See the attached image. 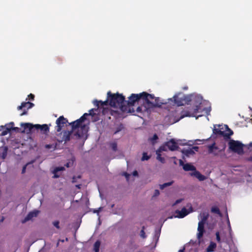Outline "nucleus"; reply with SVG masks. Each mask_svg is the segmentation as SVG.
Segmentation results:
<instances>
[{
  "instance_id": "nucleus-1",
  "label": "nucleus",
  "mask_w": 252,
  "mask_h": 252,
  "mask_svg": "<svg viewBox=\"0 0 252 252\" xmlns=\"http://www.w3.org/2000/svg\"><path fill=\"white\" fill-rule=\"evenodd\" d=\"M94 110H95L91 109L89 110V113H84L79 119L68 123L69 125L71 126L72 129L71 130H72V132L77 129V131L74 135L78 138L83 137L88 132V127L86 125H82V123L86 120L87 117L88 116H91L94 118V115L95 114L94 113Z\"/></svg>"
},
{
  "instance_id": "nucleus-2",
  "label": "nucleus",
  "mask_w": 252,
  "mask_h": 252,
  "mask_svg": "<svg viewBox=\"0 0 252 252\" xmlns=\"http://www.w3.org/2000/svg\"><path fill=\"white\" fill-rule=\"evenodd\" d=\"M201 103L200 102L198 105H195L194 108L190 109L188 110L183 111L182 112V115L178 119L174 118L173 120L170 121L169 124H173L178 122L181 119H183L185 117H196V119H198L199 117L202 116L204 114H201L197 115L198 113H204L206 115H209L211 111L210 107H205L201 108Z\"/></svg>"
},
{
  "instance_id": "nucleus-3",
  "label": "nucleus",
  "mask_w": 252,
  "mask_h": 252,
  "mask_svg": "<svg viewBox=\"0 0 252 252\" xmlns=\"http://www.w3.org/2000/svg\"><path fill=\"white\" fill-rule=\"evenodd\" d=\"M109 105L113 107L119 108L122 112L127 111V106L126 105V100L122 94L119 93L112 94L111 92L107 93Z\"/></svg>"
},
{
  "instance_id": "nucleus-4",
  "label": "nucleus",
  "mask_w": 252,
  "mask_h": 252,
  "mask_svg": "<svg viewBox=\"0 0 252 252\" xmlns=\"http://www.w3.org/2000/svg\"><path fill=\"white\" fill-rule=\"evenodd\" d=\"M148 96H151L150 94L146 92H143L139 94H132L129 97L128 100H126V105L127 106V111L129 113H134L135 110L133 108L131 109L130 106H134L136 102H138L140 100H142L146 102V98Z\"/></svg>"
},
{
  "instance_id": "nucleus-5",
  "label": "nucleus",
  "mask_w": 252,
  "mask_h": 252,
  "mask_svg": "<svg viewBox=\"0 0 252 252\" xmlns=\"http://www.w3.org/2000/svg\"><path fill=\"white\" fill-rule=\"evenodd\" d=\"M150 95L151 96H148L146 98V106L144 107L145 110L156 107L160 108L162 104L166 103V102H161L159 98L155 97L153 94H150Z\"/></svg>"
},
{
  "instance_id": "nucleus-6",
  "label": "nucleus",
  "mask_w": 252,
  "mask_h": 252,
  "mask_svg": "<svg viewBox=\"0 0 252 252\" xmlns=\"http://www.w3.org/2000/svg\"><path fill=\"white\" fill-rule=\"evenodd\" d=\"M108 102L109 103V100H108V97L107 100L104 101H102L101 100L98 101L97 100L94 101L93 103L94 105L97 107L96 108H93L95 110L94 111V113H95V114L94 115V121L96 122L99 120V114L100 112V110L101 109L102 111L103 109L106 108L104 106H107Z\"/></svg>"
},
{
  "instance_id": "nucleus-7",
  "label": "nucleus",
  "mask_w": 252,
  "mask_h": 252,
  "mask_svg": "<svg viewBox=\"0 0 252 252\" xmlns=\"http://www.w3.org/2000/svg\"><path fill=\"white\" fill-rule=\"evenodd\" d=\"M244 144L239 141L230 140L228 142L229 149L234 153L242 154L244 152Z\"/></svg>"
},
{
  "instance_id": "nucleus-8",
  "label": "nucleus",
  "mask_w": 252,
  "mask_h": 252,
  "mask_svg": "<svg viewBox=\"0 0 252 252\" xmlns=\"http://www.w3.org/2000/svg\"><path fill=\"white\" fill-rule=\"evenodd\" d=\"M167 148L171 151H174L177 150L179 148L177 143L175 141L174 139H171L169 141L165 143V144L161 146L158 149L159 152L166 151Z\"/></svg>"
},
{
  "instance_id": "nucleus-9",
  "label": "nucleus",
  "mask_w": 252,
  "mask_h": 252,
  "mask_svg": "<svg viewBox=\"0 0 252 252\" xmlns=\"http://www.w3.org/2000/svg\"><path fill=\"white\" fill-rule=\"evenodd\" d=\"M67 123L68 124L69 123L66 118H65L63 116H60L56 121L57 126L55 128L57 131L60 132L64 125Z\"/></svg>"
},
{
  "instance_id": "nucleus-10",
  "label": "nucleus",
  "mask_w": 252,
  "mask_h": 252,
  "mask_svg": "<svg viewBox=\"0 0 252 252\" xmlns=\"http://www.w3.org/2000/svg\"><path fill=\"white\" fill-rule=\"evenodd\" d=\"M225 126L227 132H225V131H222L220 129L214 128L213 133L215 134L220 135L227 138H229L230 136L233 134V132L228 127L227 125H225Z\"/></svg>"
},
{
  "instance_id": "nucleus-11",
  "label": "nucleus",
  "mask_w": 252,
  "mask_h": 252,
  "mask_svg": "<svg viewBox=\"0 0 252 252\" xmlns=\"http://www.w3.org/2000/svg\"><path fill=\"white\" fill-rule=\"evenodd\" d=\"M33 106L34 104L29 101L22 102L21 105L17 107L18 110H23V112L20 114V116L26 115L28 113V110Z\"/></svg>"
},
{
  "instance_id": "nucleus-12",
  "label": "nucleus",
  "mask_w": 252,
  "mask_h": 252,
  "mask_svg": "<svg viewBox=\"0 0 252 252\" xmlns=\"http://www.w3.org/2000/svg\"><path fill=\"white\" fill-rule=\"evenodd\" d=\"M208 152L209 154H213L214 156H218L220 150L216 145L215 143L208 146Z\"/></svg>"
},
{
  "instance_id": "nucleus-13",
  "label": "nucleus",
  "mask_w": 252,
  "mask_h": 252,
  "mask_svg": "<svg viewBox=\"0 0 252 252\" xmlns=\"http://www.w3.org/2000/svg\"><path fill=\"white\" fill-rule=\"evenodd\" d=\"M179 163L180 165L183 166V169L186 171H192L194 172L196 169L194 166L190 163L184 164L183 161L181 159L179 160Z\"/></svg>"
},
{
  "instance_id": "nucleus-14",
  "label": "nucleus",
  "mask_w": 252,
  "mask_h": 252,
  "mask_svg": "<svg viewBox=\"0 0 252 252\" xmlns=\"http://www.w3.org/2000/svg\"><path fill=\"white\" fill-rule=\"evenodd\" d=\"M21 126L23 127L24 129L21 131V132L23 133L26 131L27 133L32 132V129L35 128L34 125H32L31 123H21Z\"/></svg>"
},
{
  "instance_id": "nucleus-15",
  "label": "nucleus",
  "mask_w": 252,
  "mask_h": 252,
  "mask_svg": "<svg viewBox=\"0 0 252 252\" xmlns=\"http://www.w3.org/2000/svg\"><path fill=\"white\" fill-rule=\"evenodd\" d=\"M204 223L198 222L197 228L198 233L197 234V239L199 240L200 239L203 237V234L205 232L204 229Z\"/></svg>"
},
{
  "instance_id": "nucleus-16",
  "label": "nucleus",
  "mask_w": 252,
  "mask_h": 252,
  "mask_svg": "<svg viewBox=\"0 0 252 252\" xmlns=\"http://www.w3.org/2000/svg\"><path fill=\"white\" fill-rule=\"evenodd\" d=\"M14 123L13 122H10L8 124H6L4 126V129L1 132L0 134L2 136L6 135L9 132L12 130L13 126H14Z\"/></svg>"
},
{
  "instance_id": "nucleus-17",
  "label": "nucleus",
  "mask_w": 252,
  "mask_h": 252,
  "mask_svg": "<svg viewBox=\"0 0 252 252\" xmlns=\"http://www.w3.org/2000/svg\"><path fill=\"white\" fill-rule=\"evenodd\" d=\"M73 132L72 130L70 131H67L64 130L62 133H61V134L63 135L62 139L61 140V142H66L67 141H68L70 140V136L72 134Z\"/></svg>"
},
{
  "instance_id": "nucleus-18",
  "label": "nucleus",
  "mask_w": 252,
  "mask_h": 252,
  "mask_svg": "<svg viewBox=\"0 0 252 252\" xmlns=\"http://www.w3.org/2000/svg\"><path fill=\"white\" fill-rule=\"evenodd\" d=\"M189 213V212L188 211V210L185 207L182 208L181 211L176 210L175 211V214H177L176 217L178 218H183L187 216Z\"/></svg>"
},
{
  "instance_id": "nucleus-19",
  "label": "nucleus",
  "mask_w": 252,
  "mask_h": 252,
  "mask_svg": "<svg viewBox=\"0 0 252 252\" xmlns=\"http://www.w3.org/2000/svg\"><path fill=\"white\" fill-rule=\"evenodd\" d=\"M191 176H194L198 179L199 181H202L205 180L206 178L204 175H202L199 171L196 169L194 172L189 173Z\"/></svg>"
},
{
  "instance_id": "nucleus-20",
  "label": "nucleus",
  "mask_w": 252,
  "mask_h": 252,
  "mask_svg": "<svg viewBox=\"0 0 252 252\" xmlns=\"http://www.w3.org/2000/svg\"><path fill=\"white\" fill-rule=\"evenodd\" d=\"M102 113L104 115H105L107 114H109L110 115L115 117H117L119 114V112L118 111L113 110L111 109H109L108 108L103 109V110H102Z\"/></svg>"
},
{
  "instance_id": "nucleus-21",
  "label": "nucleus",
  "mask_w": 252,
  "mask_h": 252,
  "mask_svg": "<svg viewBox=\"0 0 252 252\" xmlns=\"http://www.w3.org/2000/svg\"><path fill=\"white\" fill-rule=\"evenodd\" d=\"M173 98L174 99V103L178 106L183 105L185 101V98L180 97L177 95H174Z\"/></svg>"
},
{
  "instance_id": "nucleus-22",
  "label": "nucleus",
  "mask_w": 252,
  "mask_h": 252,
  "mask_svg": "<svg viewBox=\"0 0 252 252\" xmlns=\"http://www.w3.org/2000/svg\"><path fill=\"white\" fill-rule=\"evenodd\" d=\"M38 213V211H35L33 212H30L25 217V219L22 221V223H25L27 221L32 219V218L36 217Z\"/></svg>"
},
{
  "instance_id": "nucleus-23",
  "label": "nucleus",
  "mask_w": 252,
  "mask_h": 252,
  "mask_svg": "<svg viewBox=\"0 0 252 252\" xmlns=\"http://www.w3.org/2000/svg\"><path fill=\"white\" fill-rule=\"evenodd\" d=\"M34 127L36 129H40L42 131H43L45 133H47L49 131V128L47 125L44 124L42 125H40L39 124L34 125Z\"/></svg>"
},
{
  "instance_id": "nucleus-24",
  "label": "nucleus",
  "mask_w": 252,
  "mask_h": 252,
  "mask_svg": "<svg viewBox=\"0 0 252 252\" xmlns=\"http://www.w3.org/2000/svg\"><path fill=\"white\" fill-rule=\"evenodd\" d=\"M199 216L201 218V220L199 221V222L205 224L209 218V214L206 212H203L202 213H200Z\"/></svg>"
},
{
  "instance_id": "nucleus-25",
  "label": "nucleus",
  "mask_w": 252,
  "mask_h": 252,
  "mask_svg": "<svg viewBox=\"0 0 252 252\" xmlns=\"http://www.w3.org/2000/svg\"><path fill=\"white\" fill-rule=\"evenodd\" d=\"M145 106H146V104L145 101H143V105L137 107V108L136 109V112L138 114L140 113L143 114L144 112L148 113L149 112H150L151 109H148L147 110H144Z\"/></svg>"
},
{
  "instance_id": "nucleus-26",
  "label": "nucleus",
  "mask_w": 252,
  "mask_h": 252,
  "mask_svg": "<svg viewBox=\"0 0 252 252\" xmlns=\"http://www.w3.org/2000/svg\"><path fill=\"white\" fill-rule=\"evenodd\" d=\"M182 152L183 154L188 157L194 154V152L191 148L184 149L182 150Z\"/></svg>"
},
{
  "instance_id": "nucleus-27",
  "label": "nucleus",
  "mask_w": 252,
  "mask_h": 252,
  "mask_svg": "<svg viewBox=\"0 0 252 252\" xmlns=\"http://www.w3.org/2000/svg\"><path fill=\"white\" fill-rule=\"evenodd\" d=\"M216 247H217L216 244L212 242L210 243V245L207 248L206 252H214Z\"/></svg>"
},
{
  "instance_id": "nucleus-28",
  "label": "nucleus",
  "mask_w": 252,
  "mask_h": 252,
  "mask_svg": "<svg viewBox=\"0 0 252 252\" xmlns=\"http://www.w3.org/2000/svg\"><path fill=\"white\" fill-rule=\"evenodd\" d=\"M7 151H8V148L7 147H4L2 149V152L1 153H0V157L2 159H4L6 158L7 155Z\"/></svg>"
},
{
  "instance_id": "nucleus-29",
  "label": "nucleus",
  "mask_w": 252,
  "mask_h": 252,
  "mask_svg": "<svg viewBox=\"0 0 252 252\" xmlns=\"http://www.w3.org/2000/svg\"><path fill=\"white\" fill-rule=\"evenodd\" d=\"M211 212L218 214L219 216L221 217L222 214L221 213L219 208L217 206H214L211 208Z\"/></svg>"
},
{
  "instance_id": "nucleus-30",
  "label": "nucleus",
  "mask_w": 252,
  "mask_h": 252,
  "mask_svg": "<svg viewBox=\"0 0 252 252\" xmlns=\"http://www.w3.org/2000/svg\"><path fill=\"white\" fill-rule=\"evenodd\" d=\"M100 242L99 240L96 241L94 245V252H99Z\"/></svg>"
},
{
  "instance_id": "nucleus-31",
  "label": "nucleus",
  "mask_w": 252,
  "mask_h": 252,
  "mask_svg": "<svg viewBox=\"0 0 252 252\" xmlns=\"http://www.w3.org/2000/svg\"><path fill=\"white\" fill-rule=\"evenodd\" d=\"M173 184V181H171L168 183H164L162 185H159V188L160 189H163L164 188L171 186Z\"/></svg>"
},
{
  "instance_id": "nucleus-32",
  "label": "nucleus",
  "mask_w": 252,
  "mask_h": 252,
  "mask_svg": "<svg viewBox=\"0 0 252 252\" xmlns=\"http://www.w3.org/2000/svg\"><path fill=\"white\" fill-rule=\"evenodd\" d=\"M110 146L113 151L116 152L117 150V144L116 142L111 143Z\"/></svg>"
},
{
  "instance_id": "nucleus-33",
  "label": "nucleus",
  "mask_w": 252,
  "mask_h": 252,
  "mask_svg": "<svg viewBox=\"0 0 252 252\" xmlns=\"http://www.w3.org/2000/svg\"><path fill=\"white\" fill-rule=\"evenodd\" d=\"M150 158V157L147 155L146 153H143L141 160L142 161L148 160Z\"/></svg>"
},
{
  "instance_id": "nucleus-34",
  "label": "nucleus",
  "mask_w": 252,
  "mask_h": 252,
  "mask_svg": "<svg viewBox=\"0 0 252 252\" xmlns=\"http://www.w3.org/2000/svg\"><path fill=\"white\" fill-rule=\"evenodd\" d=\"M216 239H217V241L218 243H221V240H220V233L219 232H217L216 233Z\"/></svg>"
},
{
  "instance_id": "nucleus-35",
  "label": "nucleus",
  "mask_w": 252,
  "mask_h": 252,
  "mask_svg": "<svg viewBox=\"0 0 252 252\" xmlns=\"http://www.w3.org/2000/svg\"><path fill=\"white\" fill-rule=\"evenodd\" d=\"M60 222L58 220L55 221L53 222V224L55 227H56L57 229L60 228L59 225Z\"/></svg>"
},
{
  "instance_id": "nucleus-36",
  "label": "nucleus",
  "mask_w": 252,
  "mask_h": 252,
  "mask_svg": "<svg viewBox=\"0 0 252 252\" xmlns=\"http://www.w3.org/2000/svg\"><path fill=\"white\" fill-rule=\"evenodd\" d=\"M144 227L143 226L142 229L140 231V236L143 238H145L146 237V235H145V233L144 232Z\"/></svg>"
},
{
  "instance_id": "nucleus-37",
  "label": "nucleus",
  "mask_w": 252,
  "mask_h": 252,
  "mask_svg": "<svg viewBox=\"0 0 252 252\" xmlns=\"http://www.w3.org/2000/svg\"><path fill=\"white\" fill-rule=\"evenodd\" d=\"M157 159L160 161L162 163H163L165 160L164 158L161 157L160 154H158L157 156Z\"/></svg>"
},
{
  "instance_id": "nucleus-38",
  "label": "nucleus",
  "mask_w": 252,
  "mask_h": 252,
  "mask_svg": "<svg viewBox=\"0 0 252 252\" xmlns=\"http://www.w3.org/2000/svg\"><path fill=\"white\" fill-rule=\"evenodd\" d=\"M64 168L63 167H56L55 169H54V172H58V171H62L63 170H64Z\"/></svg>"
},
{
  "instance_id": "nucleus-39",
  "label": "nucleus",
  "mask_w": 252,
  "mask_h": 252,
  "mask_svg": "<svg viewBox=\"0 0 252 252\" xmlns=\"http://www.w3.org/2000/svg\"><path fill=\"white\" fill-rule=\"evenodd\" d=\"M159 191L158 189H155L153 197H157L159 195Z\"/></svg>"
},
{
  "instance_id": "nucleus-40",
  "label": "nucleus",
  "mask_w": 252,
  "mask_h": 252,
  "mask_svg": "<svg viewBox=\"0 0 252 252\" xmlns=\"http://www.w3.org/2000/svg\"><path fill=\"white\" fill-rule=\"evenodd\" d=\"M158 139V136L156 134H155L153 137L151 138V141L153 142H154L156 140H157Z\"/></svg>"
},
{
  "instance_id": "nucleus-41",
  "label": "nucleus",
  "mask_w": 252,
  "mask_h": 252,
  "mask_svg": "<svg viewBox=\"0 0 252 252\" xmlns=\"http://www.w3.org/2000/svg\"><path fill=\"white\" fill-rule=\"evenodd\" d=\"M12 130H14L17 132H20V129L18 127H14L13 126V128H12Z\"/></svg>"
},
{
  "instance_id": "nucleus-42",
  "label": "nucleus",
  "mask_w": 252,
  "mask_h": 252,
  "mask_svg": "<svg viewBox=\"0 0 252 252\" xmlns=\"http://www.w3.org/2000/svg\"><path fill=\"white\" fill-rule=\"evenodd\" d=\"M27 165H28V164H26L25 165H24L23 167V168L22 170V174H24L25 173Z\"/></svg>"
},
{
  "instance_id": "nucleus-43",
  "label": "nucleus",
  "mask_w": 252,
  "mask_h": 252,
  "mask_svg": "<svg viewBox=\"0 0 252 252\" xmlns=\"http://www.w3.org/2000/svg\"><path fill=\"white\" fill-rule=\"evenodd\" d=\"M102 210V207H99L97 210L94 209L93 211L94 213H99V212Z\"/></svg>"
},
{
  "instance_id": "nucleus-44",
  "label": "nucleus",
  "mask_w": 252,
  "mask_h": 252,
  "mask_svg": "<svg viewBox=\"0 0 252 252\" xmlns=\"http://www.w3.org/2000/svg\"><path fill=\"white\" fill-rule=\"evenodd\" d=\"M28 97L31 100H33L34 99V95L32 94H30L29 95H28Z\"/></svg>"
},
{
  "instance_id": "nucleus-45",
  "label": "nucleus",
  "mask_w": 252,
  "mask_h": 252,
  "mask_svg": "<svg viewBox=\"0 0 252 252\" xmlns=\"http://www.w3.org/2000/svg\"><path fill=\"white\" fill-rule=\"evenodd\" d=\"M45 147L47 149H50L52 148H53V145L51 144H46L45 146Z\"/></svg>"
},
{
  "instance_id": "nucleus-46",
  "label": "nucleus",
  "mask_w": 252,
  "mask_h": 252,
  "mask_svg": "<svg viewBox=\"0 0 252 252\" xmlns=\"http://www.w3.org/2000/svg\"><path fill=\"white\" fill-rule=\"evenodd\" d=\"M182 201V199H179L175 201V202L174 203L173 205H175L178 203H180V202H181Z\"/></svg>"
},
{
  "instance_id": "nucleus-47",
  "label": "nucleus",
  "mask_w": 252,
  "mask_h": 252,
  "mask_svg": "<svg viewBox=\"0 0 252 252\" xmlns=\"http://www.w3.org/2000/svg\"><path fill=\"white\" fill-rule=\"evenodd\" d=\"M191 149H192V150H195V151L197 152L198 149H199V147H197V146H194V147H192L191 148Z\"/></svg>"
},
{
  "instance_id": "nucleus-48",
  "label": "nucleus",
  "mask_w": 252,
  "mask_h": 252,
  "mask_svg": "<svg viewBox=\"0 0 252 252\" xmlns=\"http://www.w3.org/2000/svg\"><path fill=\"white\" fill-rule=\"evenodd\" d=\"M248 149L250 150L252 149V142L250 143L249 144Z\"/></svg>"
},
{
  "instance_id": "nucleus-49",
  "label": "nucleus",
  "mask_w": 252,
  "mask_h": 252,
  "mask_svg": "<svg viewBox=\"0 0 252 252\" xmlns=\"http://www.w3.org/2000/svg\"><path fill=\"white\" fill-rule=\"evenodd\" d=\"M133 175L134 176H138V172L136 170L133 172Z\"/></svg>"
},
{
  "instance_id": "nucleus-50",
  "label": "nucleus",
  "mask_w": 252,
  "mask_h": 252,
  "mask_svg": "<svg viewBox=\"0 0 252 252\" xmlns=\"http://www.w3.org/2000/svg\"><path fill=\"white\" fill-rule=\"evenodd\" d=\"M57 172H55L54 171V175L53 178H58L59 177V176L57 174Z\"/></svg>"
},
{
  "instance_id": "nucleus-51",
  "label": "nucleus",
  "mask_w": 252,
  "mask_h": 252,
  "mask_svg": "<svg viewBox=\"0 0 252 252\" xmlns=\"http://www.w3.org/2000/svg\"><path fill=\"white\" fill-rule=\"evenodd\" d=\"M3 129H4V126H0V131H1V132L3 130Z\"/></svg>"
},
{
  "instance_id": "nucleus-52",
  "label": "nucleus",
  "mask_w": 252,
  "mask_h": 252,
  "mask_svg": "<svg viewBox=\"0 0 252 252\" xmlns=\"http://www.w3.org/2000/svg\"><path fill=\"white\" fill-rule=\"evenodd\" d=\"M184 251H185V248H183L182 249L179 250L178 252H184Z\"/></svg>"
},
{
  "instance_id": "nucleus-53",
  "label": "nucleus",
  "mask_w": 252,
  "mask_h": 252,
  "mask_svg": "<svg viewBox=\"0 0 252 252\" xmlns=\"http://www.w3.org/2000/svg\"><path fill=\"white\" fill-rule=\"evenodd\" d=\"M172 119V117L171 116H167L165 117V120H166V119Z\"/></svg>"
},
{
  "instance_id": "nucleus-54",
  "label": "nucleus",
  "mask_w": 252,
  "mask_h": 252,
  "mask_svg": "<svg viewBox=\"0 0 252 252\" xmlns=\"http://www.w3.org/2000/svg\"><path fill=\"white\" fill-rule=\"evenodd\" d=\"M248 160L252 162V156H251L248 158Z\"/></svg>"
},
{
  "instance_id": "nucleus-55",
  "label": "nucleus",
  "mask_w": 252,
  "mask_h": 252,
  "mask_svg": "<svg viewBox=\"0 0 252 252\" xmlns=\"http://www.w3.org/2000/svg\"><path fill=\"white\" fill-rule=\"evenodd\" d=\"M125 175L128 178V177L129 176V175L128 174H127L126 173H125Z\"/></svg>"
},
{
  "instance_id": "nucleus-56",
  "label": "nucleus",
  "mask_w": 252,
  "mask_h": 252,
  "mask_svg": "<svg viewBox=\"0 0 252 252\" xmlns=\"http://www.w3.org/2000/svg\"><path fill=\"white\" fill-rule=\"evenodd\" d=\"M3 220H4V218H3V217H2V219H1V220H0V222H2V221H3Z\"/></svg>"
},
{
  "instance_id": "nucleus-57",
  "label": "nucleus",
  "mask_w": 252,
  "mask_h": 252,
  "mask_svg": "<svg viewBox=\"0 0 252 252\" xmlns=\"http://www.w3.org/2000/svg\"><path fill=\"white\" fill-rule=\"evenodd\" d=\"M66 166L67 167H69V163H66Z\"/></svg>"
},
{
  "instance_id": "nucleus-58",
  "label": "nucleus",
  "mask_w": 252,
  "mask_h": 252,
  "mask_svg": "<svg viewBox=\"0 0 252 252\" xmlns=\"http://www.w3.org/2000/svg\"><path fill=\"white\" fill-rule=\"evenodd\" d=\"M114 204H112V205H111V208H113V207H114Z\"/></svg>"
},
{
  "instance_id": "nucleus-59",
  "label": "nucleus",
  "mask_w": 252,
  "mask_h": 252,
  "mask_svg": "<svg viewBox=\"0 0 252 252\" xmlns=\"http://www.w3.org/2000/svg\"><path fill=\"white\" fill-rule=\"evenodd\" d=\"M77 188H80V185L76 186Z\"/></svg>"
},
{
  "instance_id": "nucleus-60",
  "label": "nucleus",
  "mask_w": 252,
  "mask_h": 252,
  "mask_svg": "<svg viewBox=\"0 0 252 252\" xmlns=\"http://www.w3.org/2000/svg\"><path fill=\"white\" fill-rule=\"evenodd\" d=\"M228 225H230V222L229 220H228Z\"/></svg>"
}]
</instances>
